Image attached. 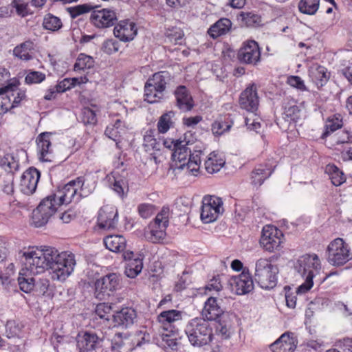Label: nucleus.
Listing matches in <instances>:
<instances>
[{"instance_id":"62","label":"nucleus","mask_w":352,"mask_h":352,"mask_svg":"<svg viewBox=\"0 0 352 352\" xmlns=\"http://www.w3.org/2000/svg\"><path fill=\"white\" fill-rule=\"evenodd\" d=\"M287 83L300 91L307 90V87L302 78L298 76H291L287 78Z\"/></svg>"},{"instance_id":"51","label":"nucleus","mask_w":352,"mask_h":352,"mask_svg":"<svg viewBox=\"0 0 352 352\" xmlns=\"http://www.w3.org/2000/svg\"><path fill=\"white\" fill-rule=\"evenodd\" d=\"M80 119L85 125L95 126L98 122L96 113L90 107H84L81 110Z\"/></svg>"},{"instance_id":"7","label":"nucleus","mask_w":352,"mask_h":352,"mask_svg":"<svg viewBox=\"0 0 352 352\" xmlns=\"http://www.w3.org/2000/svg\"><path fill=\"white\" fill-rule=\"evenodd\" d=\"M327 262L332 266L341 267L352 259L349 245L340 237L331 241L327 247Z\"/></svg>"},{"instance_id":"33","label":"nucleus","mask_w":352,"mask_h":352,"mask_svg":"<svg viewBox=\"0 0 352 352\" xmlns=\"http://www.w3.org/2000/svg\"><path fill=\"white\" fill-rule=\"evenodd\" d=\"M302 111L298 102L294 100H289L284 103L283 118L289 123H296L301 118Z\"/></svg>"},{"instance_id":"53","label":"nucleus","mask_w":352,"mask_h":352,"mask_svg":"<svg viewBox=\"0 0 352 352\" xmlns=\"http://www.w3.org/2000/svg\"><path fill=\"white\" fill-rule=\"evenodd\" d=\"M18 284L21 291L25 293L30 292L34 287V280L33 278L24 276V274L20 272L18 277Z\"/></svg>"},{"instance_id":"4","label":"nucleus","mask_w":352,"mask_h":352,"mask_svg":"<svg viewBox=\"0 0 352 352\" xmlns=\"http://www.w3.org/2000/svg\"><path fill=\"white\" fill-rule=\"evenodd\" d=\"M170 209L163 206L155 218L149 223L144 232L146 239L153 243L164 244L166 242V229L169 225Z\"/></svg>"},{"instance_id":"28","label":"nucleus","mask_w":352,"mask_h":352,"mask_svg":"<svg viewBox=\"0 0 352 352\" xmlns=\"http://www.w3.org/2000/svg\"><path fill=\"white\" fill-rule=\"evenodd\" d=\"M76 341L80 352H96L101 340L96 333L85 331L78 334Z\"/></svg>"},{"instance_id":"20","label":"nucleus","mask_w":352,"mask_h":352,"mask_svg":"<svg viewBox=\"0 0 352 352\" xmlns=\"http://www.w3.org/2000/svg\"><path fill=\"white\" fill-rule=\"evenodd\" d=\"M137 311L131 307H122L112 315V323L115 327L127 328L132 325L137 318Z\"/></svg>"},{"instance_id":"16","label":"nucleus","mask_w":352,"mask_h":352,"mask_svg":"<svg viewBox=\"0 0 352 352\" xmlns=\"http://www.w3.org/2000/svg\"><path fill=\"white\" fill-rule=\"evenodd\" d=\"M239 107L248 112L257 113L260 100L258 94V87L254 82L250 83L243 90L239 97Z\"/></svg>"},{"instance_id":"26","label":"nucleus","mask_w":352,"mask_h":352,"mask_svg":"<svg viewBox=\"0 0 352 352\" xmlns=\"http://www.w3.org/2000/svg\"><path fill=\"white\" fill-rule=\"evenodd\" d=\"M274 171V167L267 162L255 166L250 175V184L256 187L261 186Z\"/></svg>"},{"instance_id":"15","label":"nucleus","mask_w":352,"mask_h":352,"mask_svg":"<svg viewBox=\"0 0 352 352\" xmlns=\"http://www.w3.org/2000/svg\"><path fill=\"white\" fill-rule=\"evenodd\" d=\"M228 283L232 292L236 295L247 294L254 289L252 276L248 267H245L241 274L232 276Z\"/></svg>"},{"instance_id":"2","label":"nucleus","mask_w":352,"mask_h":352,"mask_svg":"<svg viewBox=\"0 0 352 352\" xmlns=\"http://www.w3.org/2000/svg\"><path fill=\"white\" fill-rule=\"evenodd\" d=\"M277 259L278 256H272L256 261L254 279L262 289H271L276 286L279 270L274 262Z\"/></svg>"},{"instance_id":"5","label":"nucleus","mask_w":352,"mask_h":352,"mask_svg":"<svg viewBox=\"0 0 352 352\" xmlns=\"http://www.w3.org/2000/svg\"><path fill=\"white\" fill-rule=\"evenodd\" d=\"M173 78L168 71H160L153 74L144 86V100L148 103L160 102L164 97L167 84Z\"/></svg>"},{"instance_id":"37","label":"nucleus","mask_w":352,"mask_h":352,"mask_svg":"<svg viewBox=\"0 0 352 352\" xmlns=\"http://www.w3.org/2000/svg\"><path fill=\"white\" fill-rule=\"evenodd\" d=\"M103 243L109 250L113 252H121L126 248V241L122 235L113 234L105 236Z\"/></svg>"},{"instance_id":"54","label":"nucleus","mask_w":352,"mask_h":352,"mask_svg":"<svg viewBox=\"0 0 352 352\" xmlns=\"http://www.w3.org/2000/svg\"><path fill=\"white\" fill-rule=\"evenodd\" d=\"M138 212L139 215L143 219H148L154 214L156 212L155 205L148 203L140 204L138 206Z\"/></svg>"},{"instance_id":"8","label":"nucleus","mask_w":352,"mask_h":352,"mask_svg":"<svg viewBox=\"0 0 352 352\" xmlns=\"http://www.w3.org/2000/svg\"><path fill=\"white\" fill-rule=\"evenodd\" d=\"M61 206L54 194L44 198L32 212V224L39 228L45 225Z\"/></svg>"},{"instance_id":"21","label":"nucleus","mask_w":352,"mask_h":352,"mask_svg":"<svg viewBox=\"0 0 352 352\" xmlns=\"http://www.w3.org/2000/svg\"><path fill=\"white\" fill-rule=\"evenodd\" d=\"M123 258L126 261L124 274L131 278L138 276L143 268V257L142 255H136L132 251H126L123 253Z\"/></svg>"},{"instance_id":"44","label":"nucleus","mask_w":352,"mask_h":352,"mask_svg":"<svg viewBox=\"0 0 352 352\" xmlns=\"http://www.w3.org/2000/svg\"><path fill=\"white\" fill-rule=\"evenodd\" d=\"M175 116V112L170 111L163 113L158 120L157 128L159 133H166L171 127L173 126V118Z\"/></svg>"},{"instance_id":"64","label":"nucleus","mask_w":352,"mask_h":352,"mask_svg":"<svg viewBox=\"0 0 352 352\" xmlns=\"http://www.w3.org/2000/svg\"><path fill=\"white\" fill-rule=\"evenodd\" d=\"M202 120L201 116L185 117L182 119L183 124L188 127H194Z\"/></svg>"},{"instance_id":"42","label":"nucleus","mask_w":352,"mask_h":352,"mask_svg":"<svg viewBox=\"0 0 352 352\" xmlns=\"http://www.w3.org/2000/svg\"><path fill=\"white\" fill-rule=\"evenodd\" d=\"M0 166L6 171L14 173L19 170L20 163L17 154L6 153L0 160Z\"/></svg>"},{"instance_id":"50","label":"nucleus","mask_w":352,"mask_h":352,"mask_svg":"<svg viewBox=\"0 0 352 352\" xmlns=\"http://www.w3.org/2000/svg\"><path fill=\"white\" fill-rule=\"evenodd\" d=\"M43 25V28L46 30L57 31L61 28L63 23L58 17L49 13L45 16Z\"/></svg>"},{"instance_id":"61","label":"nucleus","mask_w":352,"mask_h":352,"mask_svg":"<svg viewBox=\"0 0 352 352\" xmlns=\"http://www.w3.org/2000/svg\"><path fill=\"white\" fill-rule=\"evenodd\" d=\"M12 5L18 15L24 17L30 14L28 3L22 2L21 0H14Z\"/></svg>"},{"instance_id":"43","label":"nucleus","mask_w":352,"mask_h":352,"mask_svg":"<svg viewBox=\"0 0 352 352\" xmlns=\"http://www.w3.org/2000/svg\"><path fill=\"white\" fill-rule=\"evenodd\" d=\"M33 43L32 41H25L14 48V55L21 60H29L33 57Z\"/></svg>"},{"instance_id":"55","label":"nucleus","mask_w":352,"mask_h":352,"mask_svg":"<svg viewBox=\"0 0 352 352\" xmlns=\"http://www.w3.org/2000/svg\"><path fill=\"white\" fill-rule=\"evenodd\" d=\"M45 78V74L41 72L30 71L25 78V82L28 85L38 84L44 81Z\"/></svg>"},{"instance_id":"58","label":"nucleus","mask_w":352,"mask_h":352,"mask_svg":"<svg viewBox=\"0 0 352 352\" xmlns=\"http://www.w3.org/2000/svg\"><path fill=\"white\" fill-rule=\"evenodd\" d=\"M13 274L5 271L0 273V283L4 289L10 291L12 287H15L14 280L12 278Z\"/></svg>"},{"instance_id":"63","label":"nucleus","mask_w":352,"mask_h":352,"mask_svg":"<svg viewBox=\"0 0 352 352\" xmlns=\"http://www.w3.org/2000/svg\"><path fill=\"white\" fill-rule=\"evenodd\" d=\"M222 289L223 285L219 276L213 277L206 286V289L208 291H215L218 292L222 290Z\"/></svg>"},{"instance_id":"18","label":"nucleus","mask_w":352,"mask_h":352,"mask_svg":"<svg viewBox=\"0 0 352 352\" xmlns=\"http://www.w3.org/2000/svg\"><path fill=\"white\" fill-rule=\"evenodd\" d=\"M90 23L96 28L105 29L113 26L117 21V15L114 10L107 8L92 10Z\"/></svg>"},{"instance_id":"10","label":"nucleus","mask_w":352,"mask_h":352,"mask_svg":"<svg viewBox=\"0 0 352 352\" xmlns=\"http://www.w3.org/2000/svg\"><path fill=\"white\" fill-rule=\"evenodd\" d=\"M84 182L83 177H78L75 179L69 181L54 193L60 206L67 205L72 202L77 203L80 200L82 195L80 190H82Z\"/></svg>"},{"instance_id":"9","label":"nucleus","mask_w":352,"mask_h":352,"mask_svg":"<svg viewBox=\"0 0 352 352\" xmlns=\"http://www.w3.org/2000/svg\"><path fill=\"white\" fill-rule=\"evenodd\" d=\"M184 313L177 309H168L162 311L157 317V321L160 324L162 329L168 333H163V340L166 341L170 346L177 345L176 340L166 339L170 335H175L178 330L175 326V323L183 319Z\"/></svg>"},{"instance_id":"52","label":"nucleus","mask_w":352,"mask_h":352,"mask_svg":"<svg viewBox=\"0 0 352 352\" xmlns=\"http://www.w3.org/2000/svg\"><path fill=\"white\" fill-rule=\"evenodd\" d=\"M352 144V131L343 129L334 135V144L333 146Z\"/></svg>"},{"instance_id":"23","label":"nucleus","mask_w":352,"mask_h":352,"mask_svg":"<svg viewBox=\"0 0 352 352\" xmlns=\"http://www.w3.org/2000/svg\"><path fill=\"white\" fill-rule=\"evenodd\" d=\"M40 172L34 167L27 169L21 175L20 187L21 191L27 195L35 192L40 179Z\"/></svg>"},{"instance_id":"57","label":"nucleus","mask_w":352,"mask_h":352,"mask_svg":"<svg viewBox=\"0 0 352 352\" xmlns=\"http://www.w3.org/2000/svg\"><path fill=\"white\" fill-rule=\"evenodd\" d=\"M184 34L183 31L178 28H172L171 29H168L166 32V36L170 40V42H173L174 44L181 45L182 41Z\"/></svg>"},{"instance_id":"22","label":"nucleus","mask_w":352,"mask_h":352,"mask_svg":"<svg viewBox=\"0 0 352 352\" xmlns=\"http://www.w3.org/2000/svg\"><path fill=\"white\" fill-rule=\"evenodd\" d=\"M138 29L134 22L129 19L120 21L114 27L113 34L121 41H132L136 36Z\"/></svg>"},{"instance_id":"14","label":"nucleus","mask_w":352,"mask_h":352,"mask_svg":"<svg viewBox=\"0 0 352 352\" xmlns=\"http://www.w3.org/2000/svg\"><path fill=\"white\" fill-rule=\"evenodd\" d=\"M283 241L284 234L283 232L276 226L266 225L263 228L260 244L264 250L269 252L278 250Z\"/></svg>"},{"instance_id":"32","label":"nucleus","mask_w":352,"mask_h":352,"mask_svg":"<svg viewBox=\"0 0 352 352\" xmlns=\"http://www.w3.org/2000/svg\"><path fill=\"white\" fill-rule=\"evenodd\" d=\"M343 116L340 113H333L327 117L324 126V131L320 136L322 140L327 139L331 133L342 128Z\"/></svg>"},{"instance_id":"49","label":"nucleus","mask_w":352,"mask_h":352,"mask_svg":"<svg viewBox=\"0 0 352 352\" xmlns=\"http://www.w3.org/2000/svg\"><path fill=\"white\" fill-rule=\"evenodd\" d=\"M96 314L104 321H112V307L107 302L99 303L95 309Z\"/></svg>"},{"instance_id":"17","label":"nucleus","mask_w":352,"mask_h":352,"mask_svg":"<svg viewBox=\"0 0 352 352\" xmlns=\"http://www.w3.org/2000/svg\"><path fill=\"white\" fill-rule=\"evenodd\" d=\"M261 48L254 40L245 41L237 54L240 63L251 65H256L261 61Z\"/></svg>"},{"instance_id":"19","label":"nucleus","mask_w":352,"mask_h":352,"mask_svg":"<svg viewBox=\"0 0 352 352\" xmlns=\"http://www.w3.org/2000/svg\"><path fill=\"white\" fill-rule=\"evenodd\" d=\"M118 222V212L116 206H103L98 212V226L104 230L113 229Z\"/></svg>"},{"instance_id":"31","label":"nucleus","mask_w":352,"mask_h":352,"mask_svg":"<svg viewBox=\"0 0 352 352\" xmlns=\"http://www.w3.org/2000/svg\"><path fill=\"white\" fill-rule=\"evenodd\" d=\"M296 348V341L289 333L282 334L270 345L272 352H294Z\"/></svg>"},{"instance_id":"27","label":"nucleus","mask_w":352,"mask_h":352,"mask_svg":"<svg viewBox=\"0 0 352 352\" xmlns=\"http://www.w3.org/2000/svg\"><path fill=\"white\" fill-rule=\"evenodd\" d=\"M155 130L154 129H148L143 138V147L146 152L148 153L153 159L155 164L160 162L157 155L161 152L162 145L160 142L155 138Z\"/></svg>"},{"instance_id":"1","label":"nucleus","mask_w":352,"mask_h":352,"mask_svg":"<svg viewBox=\"0 0 352 352\" xmlns=\"http://www.w3.org/2000/svg\"><path fill=\"white\" fill-rule=\"evenodd\" d=\"M25 269L30 274L43 273L52 270L54 280L65 281L74 272L76 265L74 254L69 251L59 252L52 247H47L39 251H28L23 253Z\"/></svg>"},{"instance_id":"35","label":"nucleus","mask_w":352,"mask_h":352,"mask_svg":"<svg viewBox=\"0 0 352 352\" xmlns=\"http://www.w3.org/2000/svg\"><path fill=\"white\" fill-rule=\"evenodd\" d=\"M324 173L328 175L331 183L334 186H340L346 181V177L343 170L333 163H329L325 166Z\"/></svg>"},{"instance_id":"29","label":"nucleus","mask_w":352,"mask_h":352,"mask_svg":"<svg viewBox=\"0 0 352 352\" xmlns=\"http://www.w3.org/2000/svg\"><path fill=\"white\" fill-rule=\"evenodd\" d=\"M50 132H43L36 139V149L38 157L42 161H50L49 155L52 153V138Z\"/></svg>"},{"instance_id":"59","label":"nucleus","mask_w":352,"mask_h":352,"mask_svg":"<svg viewBox=\"0 0 352 352\" xmlns=\"http://www.w3.org/2000/svg\"><path fill=\"white\" fill-rule=\"evenodd\" d=\"M245 123L248 129L258 132L261 129V118L257 116V113H253L252 118L246 117L245 118Z\"/></svg>"},{"instance_id":"25","label":"nucleus","mask_w":352,"mask_h":352,"mask_svg":"<svg viewBox=\"0 0 352 352\" xmlns=\"http://www.w3.org/2000/svg\"><path fill=\"white\" fill-rule=\"evenodd\" d=\"M221 300L217 298L210 296L204 303L202 309V318L206 321L217 320L224 313L223 308L221 306Z\"/></svg>"},{"instance_id":"34","label":"nucleus","mask_w":352,"mask_h":352,"mask_svg":"<svg viewBox=\"0 0 352 352\" xmlns=\"http://www.w3.org/2000/svg\"><path fill=\"white\" fill-rule=\"evenodd\" d=\"M126 126L123 120L118 118L114 123L107 126L104 134L109 138L113 140L116 142V147L121 148L120 145L122 139V134L125 131Z\"/></svg>"},{"instance_id":"6","label":"nucleus","mask_w":352,"mask_h":352,"mask_svg":"<svg viewBox=\"0 0 352 352\" xmlns=\"http://www.w3.org/2000/svg\"><path fill=\"white\" fill-rule=\"evenodd\" d=\"M299 261V272L305 277V282L299 286L298 292L305 293L314 285L313 279L319 275L321 271V263L318 256L316 254H306L301 257Z\"/></svg>"},{"instance_id":"36","label":"nucleus","mask_w":352,"mask_h":352,"mask_svg":"<svg viewBox=\"0 0 352 352\" xmlns=\"http://www.w3.org/2000/svg\"><path fill=\"white\" fill-rule=\"evenodd\" d=\"M233 125L230 115L219 117L211 125V131L214 135L220 136L229 131Z\"/></svg>"},{"instance_id":"38","label":"nucleus","mask_w":352,"mask_h":352,"mask_svg":"<svg viewBox=\"0 0 352 352\" xmlns=\"http://www.w3.org/2000/svg\"><path fill=\"white\" fill-rule=\"evenodd\" d=\"M232 27V22L227 18H221L210 26L208 33L212 38H217L228 33Z\"/></svg>"},{"instance_id":"46","label":"nucleus","mask_w":352,"mask_h":352,"mask_svg":"<svg viewBox=\"0 0 352 352\" xmlns=\"http://www.w3.org/2000/svg\"><path fill=\"white\" fill-rule=\"evenodd\" d=\"M319 6L320 0H300L298 8L302 14L314 15L318 10Z\"/></svg>"},{"instance_id":"24","label":"nucleus","mask_w":352,"mask_h":352,"mask_svg":"<svg viewBox=\"0 0 352 352\" xmlns=\"http://www.w3.org/2000/svg\"><path fill=\"white\" fill-rule=\"evenodd\" d=\"M174 96L175 98V105L181 111L188 112L193 109L195 102L186 86H178L174 91Z\"/></svg>"},{"instance_id":"30","label":"nucleus","mask_w":352,"mask_h":352,"mask_svg":"<svg viewBox=\"0 0 352 352\" xmlns=\"http://www.w3.org/2000/svg\"><path fill=\"white\" fill-rule=\"evenodd\" d=\"M308 74L312 82L318 88L324 86L330 78V73L328 72L327 69L318 63H313L309 66Z\"/></svg>"},{"instance_id":"41","label":"nucleus","mask_w":352,"mask_h":352,"mask_svg":"<svg viewBox=\"0 0 352 352\" xmlns=\"http://www.w3.org/2000/svg\"><path fill=\"white\" fill-rule=\"evenodd\" d=\"M188 146V143L185 140H182L172 153L173 160L179 163V168H184L188 157L190 155V148Z\"/></svg>"},{"instance_id":"56","label":"nucleus","mask_w":352,"mask_h":352,"mask_svg":"<svg viewBox=\"0 0 352 352\" xmlns=\"http://www.w3.org/2000/svg\"><path fill=\"white\" fill-rule=\"evenodd\" d=\"M120 43L115 39H107L104 41L102 45V50L104 53L111 55L118 52L120 49Z\"/></svg>"},{"instance_id":"48","label":"nucleus","mask_w":352,"mask_h":352,"mask_svg":"<svg viewBox=\"0 0 352 352\" xmlns=\"http://www.w3.org/2000/svg\"><path fill=\"white\" fill-rule=\"evenodd\" d=\"M97 6L89 3L80 4L75 6L68 7L66 10L72 19H76L79 16L91 12Z\"/></svg>"},{"instance_id":"3","label":"nucleus","mask_w":352,"mask_h":352,"mask_svg":"<svg viewBox=\"0 0 352 352\" xmlns=\"http://www.w3.org/2000/svg\"><path fill=\"white\" fill-rule=\"evenodd\" d=\"M185 333L193 346H201L209 344L212 340V329L204 318H195L187 323Z\"/></svg>"},{"instance_id":"60","label":"nucleus","mask_w":352,"mask_h":352,"mask_svg":"<svg viewBox=\"0 0 352 352\" xmlns=\"http://www.w3.org/2000/svg\"><path fill=\"white\" fill-rule=\"evenodd\" d=\"M111 177H109V180L111 182V188L115 191L119 196L123 197L124 194V182L121 178H116L114 175Z\"/></svg>"},{"instance_id":"12","label":"nucleus","mask_w":352,"mask_h":352,"mask_svg":"<svg viewBox=\"0 0 352 352\" xmlns=\"http://www.w3.org/2000/svg\"><path fill=\"white\" fill-rule=\"evenodd\" d=\"M25 94L14 84L0 88V115L16 107L24 98Z\"/></svg>"},{"instance_id":"11","label":"nucleus","mask_w":352,"mask_h":352,"mask_svg":"<svg viewBox=\"0 0 352 352\" xmlns=\"http://www.w3.org/2000/svg\"><path fill=\"white\" fill-rule=\"evenodd\" d=\"M122 276L117 273H109L94 283V293L98 299H105L121 287Z\"/></svg>"},{"instance_id":"47","label":"nucleus","mask_w":352,"mask_h":352,"mask_svg":"<svg viewBox=\"0 0 352 352\" xmlns=\"http://www.w3.org/2000/svg\"><path fill=\"white\" fill-rule=\"evenodd\" d=\"M240 16L247 27H258L262 23L261 15L254 12H242Z\"/></svg>"},{"instance_id":"45","label":"nucleus","mask_w":352,"mask_h":352,"mask_svg":"<svg viewBox=\"0 0 352 352\" xmlns=\"http://www.w3.org/2000/svg\"><path fill=\"white\" fill-rule=\"evenodd\" d=\"M94 58L85 54L81 53L78 55L74 66L75 72L85 71L94 66Z\"/></svg>"},{"instance_id":"13","label":"nucleus","mask_w":352,"mask_h":352,"mask_svg":"<svg viewBox=\"0 0 352 352\" xmlns=\"http://www.w3.org/2000/svg\"><path fill=\"white\" fill-rule=\"evenodd\" d=\"M200 218L204 223L215 221L223 213V201L214 195H206L203 197Z\"/></svg>"},{"instance_id":"39","label":"nucleus","mask_w":352,"mask_h":352,"mask_svg":"<svg viewBox=\"0 0 352 352\" xmlns=\"http://www.w3.org/2000/svg\"><path fill=\"white\" fill-rule=\"evenodd\" d=\"M224 164L225 160L215 151L210 153L204 162L206 170L210 174L219 171Z\"/></svg>"},{"instance_id":"40","label":"nucleus","mask_w":352,"mask_h":352,"mask_svg":"<svg viewBox=\"0 0 352 352\" xmlns=\"http://www.w3.org/2000/svg\"><path fill=\"white\" fill-rule=\"evenodd\" d=\"M24 324L19 320H8L6 324V335L8 338H20L24 335Z\"/></svg>"}]
</instances>
